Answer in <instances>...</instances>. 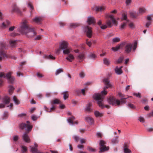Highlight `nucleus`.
<instances>
[{"label": "nucleus", "instance_id": "nucleus-47", "mask_svg": "<svg viewBox=\"0 0 153 153\" xmlns=\"http://www.w3.org/2000/svg\"><path fill=\"white\" fill-rule=\"evenodd\" d=\"M87 149L88 151L91 152H95L96 151V149H95L90 146L88 147Z\"/></svg>", "mask_w": 153, "mask_h": 153}, {"label": "nucleus", "instance_id": "nucleus-49", "mask_svg": "<svg viewBox=\"0 0 153 153\" xmlns=\"http://www.w3.org/2000/svg\"><path fill=\"white\" fill-rule=\"evenodd\" d=\"M134 95L136 96L137 97H138L139 98H140L141 97V94L140 93H133Z\"/></svg>", "mask_w": 153, "mask_h": 153}, {"label": "nucleus", "instance_id": "nucleus-34", "mask_svg": "<svg viewBox=\"0 0 153 153\" xmlns=\"http://www.w3.org/2000/svg\"><path fill=\"white\" fill-rule=\"evenodd\" d=\"M44 107L45 108V109H46V110L47 111H48L49 112H51L52 111L54 110L56 108L54 106H53L49 109L48 108H47V107L46 106H45Z\"/></svg>", "mask_w": 153, "mask_h": 153}, {"label": "nucleus", "instance_id": "nucleus-55", "mask_svg": "<svg viewBox=\"0 0 153 153\" xmlns=\"http://www.w3.org/2000/svg\"><path fill=\"white\" fill-rule=\"evenodd\" d=\"M151 24V21H149L147 22L146 25V27L148 28L149 27V26Z\"/></svg>", "mask_w": 153, "mask_h": 153}, {"label": "nucleus", "instance_id": "nucleus-5", "mask_svg": "<svg viewBox=\"0 0 153 153\" xmlns=\"http://www.w3.org/2000/svg\"><path fill=\"white\" fill-rule=\"evenodd\" d=\"M1 48L0 49V56H2L4 57H10V56L7 55L4 49H6L7 45L4 42H0Z\"/></svg>", "mask_w": 153, "mask_h": 153}, {"label": "nucleus", "instance_id": "nucleus-39", "mask_svg": "<svg viewBox=\"0 0 153 153\" xmlns=\"http://www.w3.org/2000/svg\"><path fill=\"white\" fill-rule=\"evenodd\" d=\"M13 100L16 104L19 105L20 104L19 101L17 99L16 96H14L13 97Z\"/></svg>", "mask_w": 153, "mask_h": 153}, {"label": "nucleus", "instance_id": "nucleus-41", "mask_svg": "<svg viewBox=\"0 0 153 153\" xmlns=\"http://www.w3.org/2000/svg\"><path fill=\"white\" fill-rule=\"evenodd\" d=\"M118 136H116L112 140V143L114 144H115L117 143L118 142Z\"/></svg>", "mask_w": 153, "mask_h": 153}, {"label": "nucleus", "instance_id": "nucleus-53", "mask_svg": "<svg viewBox=\"0 0 153 153\" xmlns=\"http://www.w3.org/2000/svg\"><path fill=\"white\" fill-rule=\"evenodd\" d=\"M74 139L76 142H78L79 141V137L77 136H75L73 137Z\"/></svg>", "mask_w": 153, "mask_h": 153}, {"label": "nucleus", "instance_id": "nucleus-27", "mask_svg": "<svg viewBox=\"0 0 153 153\" xmlns=\"http://www.w3.org/2000/svg\"><path fill=\"white\" fill-rule=\"evenodd\" d=\"M115 72L118 74H120L123 73L122 70L118 67H116L115 69Z\"/></svg>", "mask_w": 153, "mask_h": 153}, {"label": "nucleus", "instance_id": "nucleus-51", "mask_svg": "<svg viewBox=\"0 0 153 153\" xmlns=\"http://www.w3.org/2000/svg\"><path fill=\"white\" fill-rule=\"evenodd\" d=\"M128 106L129 107H130L131 108H135V107L134 105L131 103H129L128 104Z\"/></svg>", "mask_w": 153, "mask_h": 153}, {"label": "nucleus", "instance_id": "nucleus-12", "mask_svg": "<svg viewBox=\"0 0 153 153\" xmlns=\"http://www.w3.org/2000/svg\"><path fill=\"white\" fill-rule=\"evenodd\" d=\"M68 44L67 42L63 41L60 43V48L62 50H65L68 48Z\"/></svg>", "mask_w": 153, "mask_h": 153}, {"label": "nucleus", "instance_id": "nucleus-22", "mask_svg": "<svg viewBox=\"0 0 153 153\" xmlns=\"http://www.w3.org/2000/svg\"><path fill=\"white\" fill-rule=\"evenodd\" d=\"M85 54L83 53H79L77 56V58L79 60V62H81L85 59Z\"/></svg>", "mask_w": 153, "mask_h": 153}, {"label": "nucleus", "instance_id": "nucleus-42", "mask_svg": "<svg viewBox=\"0 0 153 153\" xmlns=\"http://www.w3.org/2000/svg\"><path fill=\"white\" fill-rule=\"evenodd\" d=\"M79 25L78 23H71L70 24V27L72 28H75Z\"/></svg>", "mask_w": 153, "mask_h": 153}, {"label": "nucleus", "instance_id": "nucleus-57", "mask_svg": "<svg viewBox=\"0 0 153 153\" xmlns=\"http://www.w3.org/2000/svg\"><path fill=\"white\" fill-rule=\"evenodd\" d=\"M41 39V35H39L37 36L35 38V40H39Z\"/></svg>", "mask_w": 153, "mask_h": 153}, {"label": "nucleus", "instance_id": "nucleus-60", "mask_svg": "<svg viewBox=\"0 0 153 153\" xmlns=\"http://www.w3.org/2000/svg\"><path fill=\"white\" fill-rule=\"evenodd\" d=\"M37 77H38V78H41V77H42L43 76V75L42 74H40L39 73H37Z\"/></svg>", "mask_w": 153, "mask_h": 153}, {"label": "nucleus", "instance_id": "nucleus-64", "mask_svg": "<svg viewBox=\"0 0 153 153\" xmlns=\"http://www.w3.org/2000/svg\"><path fill=\"white\" fill-rule=\"evenodd\" d=\"M16 28L15 26H12L10 27L9 29V30L10 31H13L14 29Z\"/></svg>", "mask_w": 153, "mask_h": 153}, {"label": "nucleus", "instance_id": "nucleus-30", "mask_svg": "<svg viewBox=\"0 0 153 153\" xmlns=\"http://www.w3.org/2000/svg\"><path fill=\"white\" fill-rule=\"evenodd\" d=\"M28 6L30 8V12L31 13L34 10V8L33 5L30 1L28 2Z\"/></svg>", "mask_w": 153, "mask_h": 153}, {"label": "nucleus", "instance_id": "nucleus-23", "mask_svg": "<svg viewBox=\"0 0 153 153\" xmlns=\"http://www.w3.org/2000/svg\"><path fill=\"white\" fill-rule=\"evenodd\" d=\"M85 120L88 122L89 124H91L94 122V120L93 119L90 117H88L85 118Z\"/></svg>", "mask_w": 153, "mask_h": 153}, {"label": "nucleus", "instance_id": "nucleus-44", "mask_svg": "<svg viewBox=\"0 0 153 153\" xmlns=\"http://www.w3.org/2000/svg\"><path fill=\"white\" fill-rule=\"evenodd\" d=\"M103 62L104 63L107 65H108L110 64V61L106 58H105L103 59Z\"/></svg>", "mask_w": 153, "mask_h": 153}, {"label": "nucleus", "instance_id": "nucleus-8", "mask_svg": "<svg viewBox=\"0 0 153 153\" xmlns=\"http://www.w3.org/2000/svg\"><path fill=\"white\" fill-rule=\"evenodd\" d=\"M105 142L103 140H101L99 143L100 151L99 153H102L107 151L109 149L108 146H106L105 145Z\"/></svg>", "mask_w": 153, "mask_h": 153}, {"label": "nucleus", "instance_id": "nucleus-31", "mask_svg": "<svg viewBox=\"0 0 153 153\" xmlns=\"http://www.w3.org/2000/svg\"><path fill=\"white\" fill-rule=\"evenodd\" d=\"M28 6L30 8V12L31 13L34 10V8L33 5L30 1L28 2Z\"/></svg>", "mask_w": 153, "mask_h": 153}, {"label": "nucleus", "instance_id": "nucleus-3", "mask_svg": "<svg viewBox=\"0 0 153 153\" xmlns=\"http://www.w3.org/2000/svg\"><path fill=\"white\" fill-rule=\"evenodd\" d=\"M119 96L121 97L120 100L116 99L114 97L110 96L108 100V102L109 104L115 106H119L121 105L126 103V99L127 98H124V96L122 93H118Z\"/></svg>", "mask_w": 153, "mask_h": 153}, {"label": "nucleus", "instance_id": "nucleus-28", "mask_svg": "<svg viewBox=\"0 0 153 153\" xmlns=\"http://www.w3.org/2000/svg\"><path fill=\"white\" fill-rule=\"evenodd\" d=\"M21 153H27V149L26 146H21Z\"/></svg>", "mask_w": 153, "mask_h": 153}, {"label": "nucleus", "instance_id": "nucleus-11", "mask_svg": "<svg viewBox=\"0 0 153 153\" xmlns=\"http://www.w3.org/2000/svg\"><path fill=\"white\" fill-rule=\"evenodd\" d=\"M10 25V22L7 20H6L3 22L1 25V27L3 29H5L8 27Z\"/></svg>", "mask_w": 153, "mask_h": 153}, {"label": "nucleus", "instance_id": "nucleus-38", "mask_svg": "<svg viewBox=\"0 0 153 153\" xmlns=\"http://www.w3.org/2000/svg\"><path fill=\"white\" fill-rule=\"evenodd\" d=\"M146 10L143 7L140 8L139 10V13L142 14L146 12Z\"/></svg>", "mask_w": 153, "mask_h": 153}, {"label": "nucleus", "instance_id": "nucleus-61", "mask_svg": "<svg viewBox=\"0 0 153 153\" xmlns=\"http://www.w3.org/2000/svg\"><path fill=\"white\" fill-rule=\"evenodd\" d=\"M79 76L81 78L84 77L85 76V74L83 72H81L79 74Z\"/></svg>", "mask_w": 153, "mask_h": 153}, {"label": "nucleus", "instance_id": "nucleus-52", "mask_svg": "<svg viewBox=\"0 0 153 153\" xmlns=\"http://www.w3.org/2000/svg\"><path fill=\"white\" fill-rule=\"evenodd\" d=\"M86 43L89 47L91 46V42L90 41H88V39L86 40Z\"/></svg>", "mask_w": 153, "mask_h": 153}, {"label": "nucleus", "instance_id": "nucleus-62", "mask_svg": "<svg viewBox=\"0 0 153 153\" xmlns=\"http://www.w3.org/2000/svg\"><path fill=\"white\" fill-rule=\"evenodd\" d=\"M137 42H135L134 44L133 50L134 51L137 48Z\"/></svg>", "mask_w": 153, "mask_h": 153}, {"label": "nucleus", "instance_id": "nucleus-15", "mask_svg": "<svg viewBox=\"0 0 153 153\" xmlns=\"http://www.w3.org/2000/svg\"><path fill=\"white\" fill-rule=\"evenodd\" d=\"M2 102L5 105L8 104L10 102V97L7 96H4L2 99Z\"/></svg>", "mask_w": 153, "mask_h": 153}, {"label": "nucleus", "instance_id": "nucleus-36", "mask_svg": "<svg viewBox=\"0 0 153 153\" xmlns=\"http://www.w3.org/2000/svg\"><path fill=\"white\" fill-rule=\"evenodd\" d=\"M94 114L96 117H101L103 115L102 113H100L99 112L97 111H95Z\"/></svg>", "mask_w": 153, "mask_h": 153}, {"label": "nucleus", "instance_id": "nucleus-10", "mask_svg": "<svg viewBox=\"0 0 153 153\" xmlns=\"http://www.w3.org/2000/svg\"><path fill=\"white\" fill-rule=\"evenodd\" d=\"M132 48V45L131 43H127L125 45V50L126 53H130Z\"/></svg>", "mask_w": 153, "mask_h": 153}, {"label": "nucleus", "instance_id": "nucleus-26", "mask_svg": "<svg viewBox=\"0 0 153 153\" xmlns=\"http://www.w3.org/2000/svg\"><path fill=\"white\" fill-rule=\"evenodd\" d=\"M71 48H68L65 50H64L63 51V53L65 54L68 55L70 54V53L71 52Z\"/></svg>", "mask_w": 153, "mask_h": 153}, {"label": "nucleus", "instance_id": "nucleus-56", "mask_svg": "<svg viewBox=\"0 0 153 153\" xmlns=\"http://www.w3.org/2000/svg\"><path fill=\"white\" fill-rule=\"evenodd\" d=\"M19 137L17 135L13 137V140L15 141H16L18 139Z\"/></svg>", "mask_w": 153, "mask_h": 153}, {"label": "nucleus", "instance_id": "nucleus-46", "mask_svg": "<svg viewBox=\"0 0 153 153\" xmlns=\"http://www.w3.org/2000/svg\"><path fill=\"white\" fill-rule=\"evenodd\" d=\"M92 104L91 103H90L89 104H88L86 106V110L88 111H90L91 110V108L90 107L91 106Z\"/></svg>", "mask_w": 153, "mask_h": 153}, {"label": "nucleus", "instance_id": "nucleus-20", "mask_svg": "<svg viewBox=\"0 0 153 153\" xmlns=\"http://www.w3.org/2000/svg\"><path fill=\"white\" fill-rule=\"evenodd\" d=\"M23 138L24 140L27 143L30 142V139L29 137L28 134L27 133H25L23 136Z\"/></svg>", "mask_w": 153, "mask_h": 153}, {"label": "nucleus", "instance_id": "nucleus-45", "mask_svg": "<svg viewBox=\"0 0 153 153\" xmlns=\"http://www.w3.org/2000/svg\"><path fill=\"white\" fill-rule=\"evenodd\" d=\"M122 17L123 20H126L127 22H128L129 20L127 19V14L126 13H124L122 15Z\"/></svg>", "mask_w": 153, "mask_h": 153}, {"label": "nucleus", "instance_id": "nucleus-14", "mask_svg": "<svg viewBox=\"0 0 153 153\" xmlns=\"http://www.w3.org/2000/svg\"><path fill=\"white\" fill-rule=\"evenodd\" d=\"M125 45V43L123 42L118 45L116 47H113L111 48L112 50L114 51H116L120 49L121 48L123 47Z\"/></svg>", "mask_w": 153, "mask_h": 153}, {"label": "nucleus", "instance_id": "nucleus-1", "mask_svg": "<svg viewBox=\"0 0 153 153\" xmlns=\"http://www.w3.org/2000/svg\"><path fill=\"white\" fill-rule=\"evenodd\" d=\"M103 82L106 86L104 88L103 91H102L100 94L95 93L93 97L97 101V103L100 107L103 108L105 107L109 109L110 108V106L108 105H106L104 106L103 104V100L104 98V96L107 93V92L105 91V90L111 87L112 85L110 83V81L108 78L104 79Z\"/></svg>", "mask_w": 153, "mask_h": 153}, {"label": "nucleus", "instance_id": "nucleus-6", "mask_svg": "<svg viewBox=\"0 0 153 153\" xmlns=\"http://www.w3.org/2000/svg\"><path fill=\"white\" fill-rule=\"evenodd\" d=\"M26 123L27 124L24 123H21L19 125V128L22 129L27 128V131L29 132L32 129V126L30 125L29 121H27Z\"/></svg>", "mask_w": 153, "mask_h": 153}, {"label": "nucleus", "instance_id": "nucleus-33", "mask_svg": "<svg viewBox=\"0 0 153 153\" xmlns=\"http://www.w3.org/2000/svg\"><path fill=\"white\" fill-rule=\"evenodd\" d=\"M68 92L66 91L62 93V94L63 95V98L64 100H66L68 97L69 94Z\"/></svg>", "mask_w": 153, "mask_h": 153}, {"label": "nucleus", "instance_id": "nucleus-40", "mask_svg": "<svg viewBox=\"0 0 153 153\" xmlns=\"http://www.w3.org/2000/svg\"><path fill=\"white\" fill-rule=\"evenodd\" d=\"M120 41V39L119 37H116L112 39V41L113 43H115Z\"/></svg>", "mask_w": 153, "mask_h": 153}, {"label": "nucleus", "instance_id": "nucleus-32", "mask_svg": "<svg viewBox=\"0 0 153 153\" xmlns=\"http://www.w3.org/2000/svg\"><path fill=\"white\" fill-rule=\"evenodd\" d=\"M8 88H9V94L10 95H11L13 93L14 90V88L13 87V86L12 85H10L8 87Z\"/></svg>", "mask_w": 153, "mask_h": 153}, {"label": "nucleus", "instance_id": "nucleus-16", "mask_svg": "<svg viewBox=\"0 0 153 153\" xmlns=\"http://www.w3.org/2000/svg\"><path fill=\"white\" fill-rule=\"evenodd\" d=\"M12 11V12H16L20 15L21 14V12L18 7L16 5H14L13 7Z\"/></svg>", "mask_w": 153, "mask_h": 153}, {"label": "nucleus", "instance_id": "nucleus-35", "mask_svg": "<svg viewBox=\"0 0 153 153\" xmlns=\"http://www.w3.org/2000/svg\"><path fill=\"white\" fill-rule=\"evenodd\" d=\"M44 58L46 59H54L55 58L52 55H50L48 56L44 55L43 56Z\"/></svg>", "mask_w": 153, "mask_h": 153}, {"label": "nucleus", "instance_id": "nucleus-2", "mask_svg": "<svg viewBox=\"0 0 153 153\" xmlns=\"http://www.w3.org/2000/svg\"><path fill=\"white\" fill-rule=\"evenodd\" d=\"M18 30L21 34L25 35L28 37H33L37 34L34 28L29 24L27 20L22 21Z\"/></svg>", "mask_w": 153, "mask_h": 153}, {"label": "nucleus", "instance_id": "nucleus-21", "mask_svg": "<svg viewBox=\"0 0 153 153\" xmlns=\"http://www.w3.org/2000/svg\"><path fill=\"white\" fill-rule=\"evenodd\" d=\"M74 59V56L71 54L68 55L67 57L66 58V59L70 62H72Z\"/></svg>", "mask_w": 153, "mask_h": 153}, {"label": "nucleus", "instance_id": "nucleus-13", "mask_svg": "<svg viewBox=\"0 0 153 153\" xmlns=\"http://www.w3.org/2000/svg\"><path fill=\"white\" fill-rule=\"evenodd\" d=\"M38 146V144L36 143H34V147H32L30 146L31 152L33 153H43L38 151L37 149Z\"/></svg>", "mask_w": 153, "mask_h": 153}, {"label": "nucleus", "instance_id": "nucleus-48", "mask_svg": "<svg viewBox=\"0 0 153 153\" xmlns=\"http://www.w3.org/2000/svg\"><path fill=\"white\" fill-rule=\"evenodd\" d=\"M124 59V56H123L120 57L118 60L117 62L118 63H120L122 62Z\"/></svg>", "mask_w": 153, "mask_h": 153}, {"label": "nucleus", "instance_id": "nucleus-63", "mask_svg": "<svg viewBox=\"0 0 153 153\" xmlns=\"http://www.w3.org/2000/svg\"><path fill=\"white\" fill-rule=\"evenodd\" d=\"M31 119L33 121H35L37 120V117L34 115L31 116Z\"/></svg>", "mask_w": 153, "mask_h": 153}, {"label": "nucleus", "instance_id": "nucleus-50", "mask_svg": "<svg viewBox=\"0 0 153 153\" xmlns=\"http://www.w3.org/2000/svg\"><path fill=\"white\" fill-rule=\"evenodd\" d=\"M138 120L141 122L144 123L145 122L144 118L142 117H140Z\"/></svg>", "mask_w": 153, "mask_h": 153}, {"label": "nucleus", "instance_id": "nucleus-29", "mask_svg": "<svg viewBox=\"0 0 153 153\" xmlns=\"http://www.w3.org/2000/svg\"><path fill=\"white\" fill-rule=\"evenodd\" d=\"M16 40H10V45L12 48H15L16 45Z\"/></svg>", "mask_w": 153, "mask_h": 153}, {"label": "nucleus", "instance_id": "nucleus-17", "mask_svg": "<svg viewBox=\"0 0 153 153\" xmlns=\"http://www.w3.org/2000/svg\"><path fill=\"white\" fill-rule=\"evenodd\" d=\"M33 22L38 24H40L41 23L42 18L40 17H36L32 19Z\"/></svg>", "mask_w": 153, "mask_h": 153}, {"label": "nucleus", "instance_id": "nucleus-19", "mask_svg": "<svg viewBox=\"0 0 153 153\" xmlns=\"http://www.w3.org/2000/svg\"><path fill=\"white\" fill-rule=\"evenodd\" d=\"M61 103V102L60 100L57 98H55L51 100V103L52 105L54 104H57Z\"/></svg>", "mask_w": 153, "mask_h": 153}, {"label": "nucleus", "instance_id": "nucleus-43", "mask_svg": "<svg viewBox=\"0 0 153 153\" xmlns=\"http://www.w3.org/2000/svg\"><path fill=\"white\" fill-rule=\"evenodd\" d=\"M63 71V70L62 68H60L57 70L55 72V74L56 75H57L60 73L62 72Z\"/></svg>", "mask_w": 153, "mask_h": 153}, {"label": "nucleus", "instance_id": "nucleus-54", "mask_svg": "<svg viewBox=\"0 0 153 153\" xmlns=\"http://www.w3.org/2000/svg\"><path fill=\"white\" fill-rule=\"evenodd\" d=\"M18 34L16 33H12L10 34V36L12 37H15L16 36L18 35Z\"/></svg>", "mask_w": 153, "mask_h": 153}, {"label": "nucleus", "instance_id": "nucleus-4", "mask_svg": "<svg viewBox=\"0 0 153 153\" xmlns=\"http://www.w3.org/2000/svg\"><path fill=\"white\" fill-rule=\"evenodd\" d=\"M111 21L113 24H116L117 23V22L114 18V16L112 15H110L108 16V18L106 21V25H102L100 27V28L102 29H105L108 27L109 28L111 27L112 26Z\"/></svg>", "mask_w": 153, "mask_h": 153}, {"label": "nucleus", "instance_id": "nucleus-24", "mask_svg": "<svg viewBox=\"0 0 153 153\" xmlns=\"http://www.w3.org/2000/svg\"><path fill=\"white\" fill-rule=\"evenodd\" d=\"M128 146L126 144H125L124 146V152L125 153H131V151L128 148Z\"/></svg>", "mask_w": 153, "mask_h": 153}, {"label": "nucleus", "instance_id": "nucleus-9", "mask_svg": "<svg viewBox=\"0 0 153 153\" xmlns=\"http://www.w3.org/2000/svg\"><path fill=\"white\" fill-rule=\"evenodd\" d=\"M91 28L89 27L88 26H85L84 30L86 33L87 36L89 37H91L92 35V30Z\"/></svg>", "mask_w": 153, "mask_h": 153}, {"label": "nucleus", "instance_id": "nucleus-58", "mask_svg": "<svg viewBox=\"0 0 153 153\" xmlns=\"http://www.w3.org/2000/svg\"><path fill=\"white\" fill-rule=\"evenodd\" d=\"M129 27L131 28H134V24L132 22L130 23L129 24Z\"/></svg>", "mask_w": 153, "mask_h": 153}, {"label": "nucleus", "instance_id": "nucleus-59", "mask_svg": "<svg viewBox=\"0 0 153 153\" xmlns=\"http://www.w3.org/2000/svg\"><path fill=\"white\" fill-rule=\"evenodd\" d=\"M127 24V23H124L121 26V28L122 29H123L126 26Z\"/></svg>", "mask_w": 153, "mask_h": 153}, {"label": "nucleus", "instance_id": "nucleus-18", "mask_svg": "<svg viewBox=\"0 0 153 153\" xmlns=\"http://www.w3.org/2000/svg\"><path fill=\"white\" fill-rule=\"evenodd\" d=\"M87 21L88 24L89 25L94 24L95 23V19L93 17H88Z\"/></svg>", "mask_w": 153, "mask_h": 153}, {"label": "nucleus", "instance_id": "nucleus-25", "mask_svg": "<svg viewBox=\"0 0 153 153\" xmlns=\"http://www.w3.org/2000/svg\"><path fill=\"white\" fill-rule=\"evenodd\" d=\"M130 15L131 17L133 18H136L138 15V13L133 12H130Z\"/></svg>", "mask_w": 153, "mask_h": 153}, {"label": "nucleus", "instance_id": "nucleus-7", "mask_svg": "<svg viewBox=\"0 0 153 153\" xmlns=\"http://www.w3.org/2000/svg\"><path fill=\"white\" fill-rule=\"evenodd\" d=\"M3 77L4 78H7L8 81V82L11 83H13L14 81L15 78L14 77L11 76V73H8L4 74L3 73H0V78Z\"/></svg>", "mask_w": 153, "mask_h": 153}, {"label": "nucleus", "instance_id": "nucleus-37", "mask_svg": "<svg viewBox=\"0 0 153 153\" xmlns=\"http://www.w3.org/2000/svg\"><path fill=\"white\" fill-rule=\"evenodd\" d=\"M105 9V8L102 7H98L96 8V11L97 12H102Z\"/></svg>", "mask_w": 153, "mask_h": 153}]
</instances>
